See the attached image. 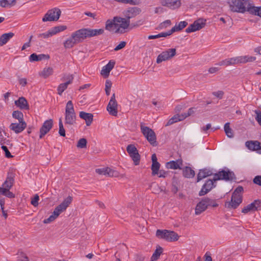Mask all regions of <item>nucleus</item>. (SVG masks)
I'll use <instances>...</instances> for the list:
<instances>
[{
  "instance_id": "obj_28",
  "label": "nucleus",
  "mask_w": 261,
  "mask_h": 261,
  "mask_svg": "<svg viewBox=\"0 0 261 261\" xmlns=\"http://www.w3.org/2000/svg\"><path fill=\"white\" fill-rule=\"evenodd\" d=\"M207 207V206L204 198L197 204L195 207V214L196 215H200L201 213L205 211Z\"/></svg>"
},
{
  "instance_id": "obj_11",
  "label": "nucleus",
  "mask_w": 261,
  "mask_h": 261,
  "mask_svg": "<svg viewBox=\"0 0 261 261\" xmlns=\"http://www.w3.org/2000/svg\"><path fill=\"white\" fill-rule=\"evenodd\" d=\"M234 174L229 170H222L215 174L213 180L216 181L218 180H230L233 179Z\"/></svg>"
},
{
  "instance_id": "obj_5",
  "label": "nucleus",
  "mask_w": 261,
  "mask_h": 261,
  "mask_svg": "<svg viewBox=\"0 0 261 261\" xmlns=\"http://www.w3.org/2000/svg\"><path fill=\"white\" fill-rule=\"evenodd\" d=\"M156 236L159 239H164L168 242L176 241L179 238L177 233L166 229H158L156 231Z\"/></svg>"
},
{
  "instance_id": "obj_13",
  "label": "nucleus",
  "mask_w": 261,
  "mask_h": 261,
  "mask_svg": "<svg viewBox=\"0 0 261 261\" xmlns=\"http://www.w3.org/2000/svg\"><path fill=\"white\" fill-rule=\"evenodd\" d=\"M107 110L111 115L114 116H116L117 115L118 103L116 100L115 93H113L112 95L107 106Z\"/></svg>"
},
{
  "instance_id": "obj_17",
  "label": "nucleus",
  "mask_w": 261,
  "mask_h": 261,
  "mask_svg": "<svg viewBox=\"0 0 261 261\" xmlns=\"http://www.w3.org/2000/svg\"><path fill=\"white\" fill-rule=\"evenodd\" d=\"M53 126V121L51 119L46 120L43 124L42 126L40 129V139L42 138L46 134H47Z\"/></svg>"
},
{
  "instance_id": "obj_55",
  "label": "nucleus",
  "mask_w": 261,
  "mask_h": 261,
  "mask_svg": "<svg viewBox=\"0 0 261 261\" xmlns=\"http://www.w3.org/2000/svg\"><path fill=\"white\" fill-rule=\"evenodd\" d=\"M1 148L5 152V156L6 158H11L13 157V155H11V153L9 151V150L6 146H5V145H2Z\"/></svg>"
},
{
  "instance_id": "obj_53",
  "label": "nucleus",
  "mask_w": 261,
  "mask_h": 261,
  "mask_svg": "<svg viewBox=\"0 0 261 261\" xmlns=\"http://www.w3.org/2000/svg\"><path fill=\"white\" fill-rule=\"evenodd\" d=\"M105 91L107 95H109L110 94V90L112 87V83L110 81L107 80L105 84Z\"/></svg>"
},
{
  "instance_id": "obj_24",
  "label": "nucleus",
  "mask_w": 261,
  "mask_h": 261,
  "mask_svg": "<svg viewBox=\"0 0 261 261\" xmlns=\"http://www.w3.org/2000/svg\"><path fill=\"white\" fill-rule=\"evenodd\" d=\"M14 181V176L12 174H9L5 181L3 184L2 190H10L13 186Z\"/></svg>"
},
{
  "instance_id": "obj_42",
  "label": "nucleus",
  "mask_w": 261,
  "mask_h": 261,
  "mask_svg": "<svg viewBox=\"0 0 261 261\" xmlns=\"http://www.w3.org/2000/svg\"><path fill=\"white\" fill-rule=\"evenodd\" d=\"M67 29L66 25H59L51 28L50 30L53 36L57 34V33L62 32Z\"/></svg>"
},
{
  "instance_id": "obj_39",
  "label": "nucleus",
  "mask_w": 261,
  "mask_h": 261,
  "mask_svg": "<svg viewBox=\"0 0 261 261\" xmlns=\"http://www.w3.org/2000/svg\"><path fill=\"white\" fill-rule=\"evenodd\" d=\"M163 252V248L160 246H158L155 251L153 253L150 261H156L158 259L160 256Z\"/></svg>"
},
{
  "instance_id": "obj_21",
  "label": "nucleus",
  "mask_w": 261,
  "mask_h": 261,
  "mask_svg": "<svg viewBox=\"0 0 261 261\" xmlns=\"http://www.w3.org/2000/svg\"><path fill=\"white\" fill-rule=\"evenodd\" d=\"M213 179H208L202 186L201 190L199 193V196H203L210 191L214 187Z\"/></svg>"
},
{
  "instance_id": "obj_46",
  "label": "nucleus",
  "mask_w": 261,
  "mask_h": 261,
  "mask_svg": "<svg viewBox=\"0 0 261 261\" xmlns=\"http://www.w3.org/2000/svg\"><path fill=\"white\" fill-rule=\"evenodd\" d=\"M160 168V164L158 163H152L151 170L152 175L158 174Z\"/></svg>"
},
{
  "instance_id": "obj_50",
  "label": "nucleus",
  "mask_w": 261,
  "mask_h": 261,
  "mask_svg": "<svg viewBox=\"0 0 261 261\" xmlns=\"http://www.w3.org/2000/svg\"><path fill=\"white\" fill-rule=\"evenodd\" d=\"M73 78L72 74H64L62 78V80L66 81L65 83H68V84H70L72 83Z\"/></svg>"
},
{
  "instance_id": "obj_63",
  "label": "nucleus",
  "mask_w": 261,
  "mask_h": 261,
  "mask_svg": "<svg viewBox=\"0 0 261 261\" xmlns=\"http://www.w3.org/2000/svg\"><path fill=\"white\" fill-rule=\"evenodd\" d=\"M255 113L256 114V116L255 117V120L261 126V112L259 111H255Z\"/></svg>"
},
{
  "instance_id": "obj_59",
  "label": "nucleus",
  "mask_w": 261,
  "mask_h": 261,
  "mask_svg": "<svg viewBox=\"0 0 261 261\" xmlns=\"http://www.w3.org/2000/svg\"><path fill=\"white\" fill-rule=\"evenodd\" d=\"M107 167L97 169H96V172L98 174L107 176Z\"/></svg>"
},
{
  "instance_id": "obj_2",
  "label": "nucleus",
  "mask_w": 261,
  "mask_h": 261,
  "mask_svg": "<svg viewBox=\"0 0 261 261\" xmlns=\"http://www.w3.org/2000/svg\"><path fill=\"white\" fill-rule=\"evenodd\" d=\"M256 60L255 57L244 56L228 58L222 60L216 64L218 66H232L238 64H245L247 62H252Z\"/></svg>"
},
{
  "instance_id": "obj_33",
  "label": "nucleus",
  "mask_w": 261,
  "mask_h": 261,
  "mask_svg": "<svg viewBox=\"0 0 261 261\" xmlns=\"http://www.w3.org/2000/svg\"><path fill=\"white\" fill-rule=\"evenodd\" d=\"M107 176L110 177H124V174H120L119 172L113 169L107 167Z\"/></svg>"
},
{
  "instance_id": "obj_54",
  "label": "nucleus",
  "mask_w": 261,
  "mask_h": 261,
  "mask_svg": "<svg viewBox=\"0 0 261 261\" xmlns=\"http://www.w3.org/2000/svg\"><path fill=\"white\" fill-rule=\"evenodd\" d=\"M38 36L39 38H47L53 36V35L50 30H49L47 32L45 33L38 34Z\"/></svg>"
},
{
  "instance_id": "obj_64",
  "label": "nucleus",
  "mask_w": 261,
  "mask_h": 261,
  "mask_svg": "<svg viewBox=\"0 0 261 261\" xmlns=\"http://www.w3.org/2000/svg\"><path fill=\"white\" fill-rule=\"evenodd\" d=\"M21 257L17 259V261H29L28 256L23 252L20 253Z\"/></svg>"
},
{
  "instance_id": "obj_49",
  "label": "nucleus",
  "mask_w": 261,
  "mask_h": 261,
  "mask_svg": "<svg viewBox=\"0 0 261 261\" xmlns=\"http://www.w3.org/2000/svg\"><path fill=\"white\" fill-rule=\"evenodd\" d=\"M169 36L168 32H163L155 35H149L148 37V39H155L161 37H166Z\"/></svg>"
},
{
  "instance_id": "obj_44",
  "label": "nucleus",
  "mask_w": 261,
  "mask_h": 261,
  "mask_svg": "<svg viewBox=\"0 0 261 261\" xmlns=\"http://www.w3.org/2000/svg\"><path fill=\"white\" fill-rule=\"evenodd\" d=\"M12 117L18 120V121H24L23 120V114L19 111H14L12 113Z\"/></svg>"
},
{
  "instance_id": "obj_51",
  "label": "nucleus",
  "mask_w": 261,
  "mask_h": 261,
  "mask_svg": "<svg viewBox=\"0 0 261 261\" xmlns=\"http://www.w3.org/2000/svg\"><path fill=\"white\" fill-rule=\"evenodd\" d=\"M87 140L85 138L80 139L77 142L76 146L80 148H84L87 146Z\"/></svg>"
},
{
  "instance_id": "obj_61",
  "label": "nucleus",
  "mask_w": 261,
  "mask_h": 261,
  "mask_svg": "<svg viewBox=\"0 0 261 261\" xmlns=\"http://www.w3.org/2000/svg\"><path fill=\"white\" fill-rule=\"evenodd\" d=\"M172 119H173L174 123L177 122L179 121H181L184 119V117H183V115H174L172 117Z\"/></svg>"
},
{
  "instance_id": "obj_58",
  "label": "nucleus",
  "mask_w": 261,
  "mask_h": 261,
  "mask_svg": "<svg viewBox=\"0 0 261 261\" xmlns=\"http://www.w3.org/2000/svg\"><path fill=\"white\" fill-rule=\"evenodd\" d=\"M165 10L161 6H159L154 8V13L155 14H161L165 12Z\"/></svg>"
},
{
  "instance_id": "obj_40",
  "label": "nucleus",
  "mask_w": 261,
  "mask_h": 261,
  "mask_svg": "<svg viewBox=\"0 0 261 261\" xmlns=\"http://www.w3.org/2000/svg\"><path fill=\"white\" fill-rule=\"evenodd\" d=\"M224 132L226 136L229 138H232L234 136L232 129L230 127V123L227 122L224 126Z\"/></svg>"
},
{
  "instance_id": "obj_9",
  "label": "nucleus",
  "mask_w": 261,
  "mask_h": 261,
  "mask_svg": "<svg viewBox=\"0 0 261 261\" xmlns=\"http://www.w3.org/2000/svg\"><path fill=\"white\" fill-rule=\"evenodd\" d=\"M176 53L175 48H169L162 52L157 57L156 63L160 64L162 62L170 60L175 56Z\"/></svg>"
},
{
  "instance_id": "obj_8",
  "label": "nucleus",
  "mask_w": 261,
  "mask_h": 261,
  "mask_svg": "<svg viewBox=\"0 0 261 261\" xmlns=\"http://www.w3.org/2000/svg\"><path fill=\"white\" fill-rule=\"evenodd\" d=\"M61 11L57 8L51 9L47 11L42 18L43 22L57 21L61 15Z\"/></svg>"
},
{
  "instance_id": "obj_22",
  "label": "nucleus",
  "mask_w": 261,
  "mask_h": 261,
  "mask_svg": "<svg viewBox=\"0 0 261 261\" xmlns=\"http://www.w3.org/2000/svg\"><path fill=\"white\" fill-rule=\"evenodd\" d=\"M115 64V61L110 60L108 64L103 67L101 70V74L105 77H108L109 75L110 72L114 68Z\"/></svg>"
},
{
  "instance_id": "obj_20",
  "label": "nucleus",
  "mask_w": 261,
  "mask_h": 261,
  "mask_svg": "<svg viewBox=\"0 0 261 261\" xmlns=\"http://www.w3.org/2000/svg\"><path fill=\"white\" fill-rule=\"evenodd\" d=\"M27 127V123L25 121H19V123H12L9 128L16 134L22 132Z\"/></svg>"
},
{
  "instance_id": "obj_37",
  "label": "nucleus",
  "mask_w": 261,
  "mask_h": 261,
  "mask_svg": "<svg viewBox=\"0 0 261 261\" xmlns=\"http://www.w3.org/2000/svg\"><path fill=\"white\" fill-rule=\"evenodd\" d=\"M248 12L253 15H257L261 17V7H255L251 5L249 8Z\"/></svg>"
},
{
  "instance_id": "obj_48",
  "label": "nucleus",
  "mask_w": 261,
  "mask_h": 261,
  "mask_svg": "<svg viewBox=\"0 0 261 261\" xmlns=\"http://www.w3.org/2000/svg\"><path fill=\"white\" fill-rule=\"evenodd\" d=\"M204 199L205 200L207 206H211L214 207H217L218 204L216 203V201L215 200L211 199L208 197H205Z\"/></svg>"
},
{
  "instance_id": "obj_38",
  "label": "nucleus",
  "mask_w": 261,
  "mask_h": 261,
  "mask_svg": "<svg viewBox=\"0 0 261 261\" xmlns=\"http://www.w3.org/2000/svg\"><path fill=\"white\" fill-rule=\"evenodd\" d=\"M6 132L0 127V144L1 145H9L10 144V141L7 139Z\"/></svg>"
},
{
  "instance_id": "obj_1",
  "label": "nucleus",
  "mask_w": 261,
  "mask_h": 261,
  "mask_svg": "<svg viewBox=\"0 0 261 261\" xmlns=\"http://www.w3.org/2000/svg\"><path fill=\"white\" fill-rule=\"evenodd\" d=\"M103 33L104 30L102 29H82L72 33V35L75 38L76 42L79 43L82 42L87 37H91L99 35L102 34Z\"/></svg>"
},
{
  "instance_id": "obj_27",
  "label": "nucleus",
  "mask_w": 261,
  "mask_h": 261,
  "mask_svg": "<svg viewBox=\"0 0 261 261\" xmlns=\"http://www.w3.org/2000/svg\"><path fill=\"white\" fill-rule=\"evenodd\" d=\"M75 113H65V123L69 125H73L76 123Z\"/></svg>"
},
{
  "instance_id": "obj_15",
  "label": "nucleus",
  "mask_w": 261,
  "mask_h": 261,
  "mask_svg": "<svg viewBox=\"0 0 261 261\" xmlns=\"http://www.w3.org/2000/svg\"><path fill=\"white\" fill-rule=\"evenodd\" d=\"M114 21L118 22V28L120 30V32H118V34L124 33L125 32V30L128 29L130 25V21H128L121 17H114Z\"/></svg>"
},
{
  "instance_id": "obj_34",
  "label": "nucleus",
  "mask_w": 261,
  "mask_h": 261,
  "mask_svg": "<svg viewBox=\"0 0 261 261\" xmlns=\"http://www.w3.org/2000/svg\"><path fill=\"white\" fill-rule=\"evenodd\" d=\"M49 58V56L48 55H46L44 54L37 55L36 54H32L29 57V59L31 62L39 61L43 59H48Z\"/></svg>"
},
{
  "instance_id": "obj_36",
  "label": "nucleus",
  "mask_w": 261,
  "mask_h": 261,
  "mask_svg": "<svg viewBox=\"0 0 261 261\" xmlns=\"http://www.w3.org/2000/svg\"><path fill=\"white\" fill-rule=\"evenodd\" d=\"M212 174L211 171L207 169L200 170L197 175V182L199 181L203 178L210 176Z\"/></svg>"
},
{
  "instance_id": "obj_25",
  "label": "nucleus",
  "mask_w": 261,
  "mask_h": 261,
  "mask_svg": "<svg viewBox=\"0 0 261 261\" xmlns=\"http://www.w3.org/2000/svg\"><path fill=\"white\" fill-rule=\"evenodd\" d=\"M182 165V160L181 159H178L176 161H172L167 162L166 164V167L168 169H181V166Z\"/></svg>"
},
{
  "instance_id": "obj_10",
  "label": "nucleus",
  "mask_w": 261,
  "mask_h": 261,
  "mask_svg": "<svg viewBox=\"0 0 261 261\" xmlns=\"http://www.w3.org/2000/svg\"><path fill=\"white\" fill-rule=\"evenodd\" d=\"M126 151L135 165H138L140 164L141 156L136 146L134 144H129L126 147Z\"/></svg>"
},
{
  "instance_id": "obj_41",
  "label": "nucleus",
  "mask_w": 261,
  "mask_h": 261,
  "mask_svg": "<svg viewBox=\"0 0 261 261\" xmlns=\"http://www.w3.org/2000/svg\"><path fill=\"white\" fill-rule=\"evenodd\" d=\"M183 175L185 177L191 178L194 176L195 172L190 167H186L183 170Z\"/></svg>"
},
{
  "instance_id": "obj_57",
  "label": "nucleus",
  "mask_w": 261,
  "mask_h": 261,
  "mask_svg": "<svg viewBox=\"0 0 261 261\" xmlns=\"http://www.w3.org/2000/svg\"><path fill=\"white\" fill-rule=\"evenodd\" d=\"M2 194L10 198H14L15 197V195L12 192H10V190H6V191H5V190H3Z\"/></svg>"
},
{
  "instance_id": "obj_16",
  "label": "nucleus",
  "mask_w": 261,
  "mask_h": 261,
  "mask_svg": "<svg viewBox=\"0 0 261 261\" xmlns=\"http://www.w3.org/2000/svg\"><path fill=\"white\" fill-rule=\"evenodd\" d=\"M159 1L162 6L171 9L178 8L181 5L180 0H159Z\"/></svg>"
},
{
  "instance_id": "obj_26",
  "label": "nucleus",
  "mask_w": 261,
  "mask_h": 261,
  "mask_svg": "<svg viewBox=\"0 0 261 261\" xmlns=\"http://www.w3.org/2000/svg\"><path fill=\"white\" fill-rule=\"evenodd\" d=\"M79 116L86 121V125L90 126L93 121V115L91 113L82 111L80 112Z\"/></svg>"
},
{
  "instance_id": "obj_35",
  "label": "nucleus",
  "mask_w": 261,
  "mask_h": 261,
  "mask_svg": "<svg viewBox=\"0 0 261 261\" xmlns=\"http://www.w3.org/2000/svg\"><path fill=\"white\" fill-rule=\"evenodd\" d=\"M78 43L75 40V38L71 35V37L68 38L64 43V46L66 48H71L73 47L75 44Z\"/></svg>"
},
{
  "instance_id": "obj_43",
  "label": "nucleus",
  "mask_w": 261,
  "mask_h": 261,
  "mask_svg": "<svg viewBox=\"0 0 261 261\" xmlns=\"http://www.w3.org/2000/svg\"><path fill=\"white\" fill-rule=\"evenodd\" d=\"M16 4V0H0V6L5 8L8 6H14Z\"/></svg>"
},
{
  "instance_id": "obj_23",
  "label": "nucleus",
  "mask_w": 261,
  "mask_h": 261,
  "mask_svg": "<svg viewBox=\"0 0 261 261\" xmlns=\"http://www.w3.org/2000/svg\"><path fill=\"white\" fill-rule=\"evenodd\" d=\"M15 105L21 110H29V105L27 99L21 97L18 100L15 101Z\"/></svg>"
},
{
  "instance_id": "obj_31",
  "label": "nucleus",
  "mask_w": 261,
  "mask_h": 261,
  "mask_svg": "<svg viewBox=\"0 0 261 261\" xmlns=\"http://www.w3.org/2000/svg\"><path fill=\"white\" fill-rule=\"evenodd\" d=\"M54 73V69L51 67H46L38 73L40 76L46 79Z\"/></svg>"
},
{
  "instance_id": "obj_18",
  "label": "nucleus",
  "mask_w": 261,
  "mask_h": 261,
  "mask_svg": "<svg viewBox=\"0 0 261 261\" xmlns=\"http://www.w3.org/2000/svg\"><path fill=\"white\" fill-rule=\"evenodd\" d=\"M261 206V200H255L251 203L244 207L242 212L243 213H247L250 212H255L258 211V208Z\"/></svg>"
},
{
  "instance_id": "obj_45",
  "label": "nucleus",
  "mask_w": 261,
  "mask_h": 261,
  "mask_svg": "<svg viewBox=\"0 0 261 261\" xmlns=\"http://www.w3.org/2000/svg\"><path fill=\"white\" fill-rule=\"evenodd\" d=\"M75 113L73 105L71 100H69L66 103L65 113Z\"/></svg>"
},
{
  "instance_id": "obj_12",
  "label": "nucleus",
  "mask_w": 261,
  "mask_h": 261,
  "mask_svg": "<svg viewBox=\"0 0 261 261\" xmlns=\"http://www.w3.org/2000/svg\"><path fill=\"white\" fill-rule=\"evenodd\" d=\"M206 20L204 18H199L195 20L193 23L190 24L186 29V32L190 33L200 30L205 25Z\"/></svg>"
},
{
  "instance_id": "obj_52",
  "label": "nucleus",
  "mask_w": 261,
  "mask_h": 261,
  "mask_svg": "<svg viewBox=\"0 0 261 261\" xmlns=\"http://www.w3.org/2000/svg\"><path fill=\"white\" fill-rule=\"evenodd\" d=\"M59 133L61 136L65 137V130L64 128L63 124L62 122V120L61 118L59 119Z\"/></svg>"
},
{
  "instance_id": "obj_7",
  "label": "nucleus",
  "mask_w": 261,
  "mask_h": 261,
  "mask_svg": "<svg viewBox=\"0 0 261 261\" xmlns=\"http://www.w3.org/2000/svg\"><path fill=\"white\" fill-rule=\"evenodd\" d=\"M140 128L142 133L149 143L153 146H156L158 143L154 132L149 127L144 126L143 124H141Z\"/></svg>"
},
{
  "instance_id": "obj_62",
  "label": "nucleus",
  "mask_w": 261,
  "mask_h": 261,
  "mask_svg": "<svg viewBox=\"0 0 261 261\" xmlns=\"http://www.w3.org/2000/svg\"><path fill=\"white\" fill-rule=\"evenodd\" d=\"M253 181L254 184L261 186V175L256 176Z\"/></svg>"
},
{
  "instance_id": "obj_29",
  "label": "nucleus",
  "mask_w": 261,
  "mask_h": 261,
  "mask_svg": "<svg viewBox=\"0 0 261 261\" xmlns=\"http://www.w3.org/2000/svg\"><path fill=\"white\" fill-rule=\"evenodd\" d=\"M187 25L188 22L186 21H180L178 24H176L174 27H173L170 31L168 32L169 36L171 35L174 32H178L182 30Z\"/></svg>"
},
{
  "instance_id": "obj_30",
  "label": "nucleus",
  "mask_w": 261,
  "mask_h": 261,
  "mask_svg": "<svg viewBox=\"0 0 261 261\" xmlns=\"http://www.w3.org/2000/svg\"><path fill=\"white\" fill-rule=\"evenodd\" d=\"M248 149L252 150H257L261 149V143L257 141H249L245 143Z\"/></svg>"
},
{
  "instance_id": "obj_56",
  "label": "nucleus",
  "mask_w": 261,
  "mask_h": 261,
  "mask_svg": "<svg viewBox=\"0 0 261 261\" xmlns=\"http://www.w3.org/2000/svg\"><path fill=\"white\" fill-rule=\"evenodd\" d=\"M39 200V197L38 195L36 194L34 198L31 199V204L34 206H37L38 205V201Z\"/></svg>"
},
{
  "instance_id": "obj_60",
  "label": "nucleus",
  "mask_w": 261,
  "mask_h": 261,
  "mask_svg": "<svg viewBox=\"0 0 261 261\" xmlns=\"http://www.w3.org/2000/svg\"><path fill=\"white\" fill-rule=\"evenodd\" d=\"M171 22L170 20H166L160 24L161 29L166 28L167 26L170 25Z\"/></svg>"
},
{
  "instance_id": "obj_47",
  "label": "nucleus",
  "mask_w": 261,
  "mask_h": 261,
  "mask_svg": "<svg viewBox=\"0 0 261 261\" xmlns=\"http://www.w3.org/2000/svg\"><path fill=\"white\" fill-rule=\"evenodd\" d=\"M68 85L66 83L60 84L58 87V94L61 95L62 93L67 88Z\"/></svg>"
},
{
  "instance_id": "obj_6",
  "label": "nucleus",
  "mask_w": 261,
  "mask_h": 261,
  "mask_svg": "<svg viewBox=\"0 0 261 261\" xmlns=\"http://www.w3.org/2000/svg\"><path fill=\"white\" fill-rule=\"evenodd\" d=\"M243 191V188L241 186H239L234 191L232 194L231 201L228 203V207L236 208L242 201V196L241 195Z\"/></svg>"
},
{
  "instance_id": "obj_3",
  "label": "nucleus",
  "mask_w": 261,
  "mask_h": 261,
  "mask_svg": "<svg viewBox=\"0 0 261 261\" xmlns=\"http://www.w3.org/2000/svg\"><path fill=\"white\" fill-rule=\"evenodd\" d=\"M72 197L70 196L65 198L60 204L55 208L53 213L49 217L43 220V223L48 224L54 221L61 213L66 210L69 204L72 202Z\"/></svg>"
},
{
  "instance_id": "obj_4",
  "label": "nucleus",
  "mask_w": 261,
  "mask_h": 261,
  "mask_svg": "<svg viewBox=\"0 0 261 261\" xmlns=\"http://www.w3.org/2000/svg\"><path fill=\"white\" fill-rule=\"evenodd\" d=\"M251 4L247 0H231L229 7L231 11L244 13L248 12Z\"/></svg>"
},
{
  "instance_id": "obj_32",
  "label": "nucleus",
  "mask_w": 261,
  "mask_h": 261,
  "mask_svg": "<svg viewBox=\"0 0 261 261\" xmlns=\"http://www.w3.org/2000/svg\"><path fill=\"white\" fill-rule=\"evenodd\" d=\"M14 33L12 32L2 35L0 37V46H3L6 44L7 42L14 36Z\"/></svg>"
},
{
  "instance_id": "obj_19",
  "label": "nucleus",
  "mask_w": 261,
  "mask_h": 261,
  "mask_svg": "<svg viewBox=\"0 0 261 261\" xmlns=\"http://www.w3.org/2000/svg\"><path fill=\"white\" fill-rule=\"evenodd\" d=\"M118 28V22L114 21V17L113 20L109 19L106 22V29L112 33L118 34V32H120Z\"/></svg>"
},
{
  "instance_id": "obj_14",
  "label": "nucleus",
  "mask_w": 261,
  "mask_h": 261,
  "mask_svg": "<svg viewBox=\"0 0 261 261\" xmlns=\"http://www.w3.org/2000/svg\"><path fill=\"white\" fill-rule=\"evenodd\" d=\"M141 12V9L138 7H131L123 12L124 16L123 19L130 21V19L139 15Z\"/></svg>"
}]
</instances>
